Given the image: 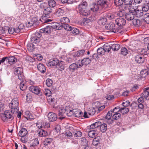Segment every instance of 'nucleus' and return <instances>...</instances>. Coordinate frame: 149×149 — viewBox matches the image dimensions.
<instances>
[{
  "mask_svg": "<svg viewBox=\"0 0 149 149\" xmlns=\"http://www.w3.org/2000/svg\"><path fill=\"white\" fill-rule=\"evenodd\" d=\"M87 6V3L85 1L81 3L79 5L78 8L80 15L86 16L89 14V12L86 9Z\"/></svg>",
  "mask_w": 149,
  "mask_h": 149,
  "instance_id": "nucleus-1",
  "label": "nucleus"
},
{
  "mask_svg": "<svg viewBox=\"0 0 149 149\" xmlns=\"http://www.w3.org/2000/svg\"><path fill=\"white\" fill-rule=\"evenodd\" d=\"M15 113L9 110L6 111L3 114L1 115V118L4 122H7L11 120L14 119Z\"/></svg>",
  "mask_w": 149,
  "mask_h": 149,
  "instance_id": "nucleus-2",
  "label": "nucleus"
},
{
  "mask_svg": "<svg viewBox=\"0 0 149 149\" xmlns=\"http://www.w3.org/2000/svg\"><path fill=\"white\" fill-rule=\"evenodd\" d=\"M19 102L18 99L15 98L12 100L11 103L9 104V107L11 108L12 112L13 113H17L18 111Z\"/></svg>",
  "mask_w": 149,
  "mask_h": 149,
  "instance_id": "nucleus-3",
  "label": "nucleus"
},
{
  "mask_svg": "<svg viewBox=\"0 0 149 149\" xmlns=\"http://www.w3.org/2000/svg\"><path fill=\"white\" fill-rule=\"evenodd\" d=\"M16 60L15 58L13 56L4 57L0 60V65L1 64L2 65H6L7 63L13 64L15 62Z\"/></svg>",
  "mask_w": 149,
  "mask_h": 149,
  "instance_id": "nucleus-4",
  "label": "nucleus"
},
{
  "mask_svg": "<svg viewBox=\"0 0 149 149\" xmlns=\"http://www.w3.org/2000/svg\"><path fill=\"white\" fill-rule=\"evenodd\" d=\"M29 90L36 95H41L42 93L41 88L38 86H31L29 87Z\"/></svg>",
  "mask_w": 149,
  "mask_h": 149,
  "instance_id": "nucleus-5",
  "label": "nucleus"
},
{
  "mask_svg": "<svg viewBox=\"0 0 149 149\" xmlns=\"http://www.w3.org/2000/svg\"><path fill=\"white\" fill-rule=\"evenodd\" d=\"M116 24L120 28V30H121L122 27L124 26L126 24V20L123 17H121L116 19L115 21Z\"/></svg>",
  "mask_w": 149,
  "mask_h": 149,
  "instance_id": "nucleus-6",
  "label": "nucleus"
},
{
  "mask_svg": "<svg viewBox=\"0 0 149 149\" xmlns=\"http://www.w3.org/2000/svg\"><path fill=\"white\" fill-rule=\"evenodd\" d=\"M15 74L17 75L18 79L21 81H22L24 77L23 75V69L20 68H17L15 69Z\"/></svg>",
  "mask_w": 149,
  "mask_h": 149,
  "instance_id": "nucleus-7",
  "label": "nucleus"
},
{
  "mask_svg": "<svg viewBox=\"0 0 149 149\" xmlns=\"http://www.w3.org/2000/svg\"><path fill=\"white\" fill-rule=\"evenodd\" d=\"M106 29L115 33L117 32L120 33L122 31V30H120V28H117L115 26V24H113L108 25L107 28H106Z\"/></svg>",
  "mask_w": 149,
  "mask_h": 149,
  "instance_id": "nucleus-8",
  "label": "nucleus"
},
{
  "mask_svg": "<svg viewBox=\"0 0 149 149\" xmlns=\"http://www.w3.org/2000/svg\"><path fill=\"white\" fill-rule=\"evenodd\" d=\"M96 3L103 10L105 9L108 6L106 0H98L97 1Z\"/></svg>",
  "mask_w": 149,
  "mask_h": 149,
  "instance_id": "nucleus-9",
  "label": "nucleus"
},
{
  "mask_svg": "<svg viewBox=\"0 0 149 149\" xmlns=\"http://www.w3.org/2000/svg\"><path fill=\"white\" fill-rule=\"evenodd\" d=\"M41 35L39 33H36L35 34L33 35L31 38V40L32 42L35 44L39 43L40 41V38Z\"/></svg>",
  "mask_w": 149,
  "mask_h": 149,
  "instance_id": "nucleus-10",
  "label": "nucleus"
},
{
  "mask_svg": "<svg viewBox=\"0 0 149 149\" xmlns=\"http://www.w3.org/2000/svg\"><path fill=\"white\" fill-rule=\"evenodd\" d=\"M65 110L64 109V107H60L58 109V115L61 117L59 118L62 120L66 116Z\"/></svg>",
  "mask_w": 149,
  "mask_h": 149,
  "instance_id": "nucleus-11",
  "label": "nucleus"
},
{
  "mask_svg": "<svg viewBox=\"0 0 149 149\" xmlns=\"http://www.w3.org/2000/svg\"><path fill=\"white\" fill-rule=\"evenodd\" d=\"M135 61L138 63H142L145 61V58L143 55L139 54L136 56L135 57Z\"/></svg>",
  "mask_w": 149,
  "mask_h": 149,
  "instance_id": "nucleus-12",
  "label": "nucleus"
},
{
  "mask_svg": "<svg viewBox=\"0 0 149 149\" xmlns=\"http://www.w3.org/2000/svg\"><path fill=\"white\" fill-rule=\"evenodd\" d=\"M52 30V26L51 25H49L46 26L45 28L40 29V32L44 34H49L51 32Z\"/></svg>",
  "mask_w": 149,
  "mask_h": 149,
  "instance_id": "nucleus-13",
  "label": "nucleus"
},
{
  "mask_svg": "<svg viewBox=\"0 0 149 149\" xmlns=\"http://www.w3.org/2000/svg\"><path fill=\"white\" fill-rule=\"evenodd\" d=\"M131 12H129L125 14V17L126 19L128 21L133 20L134 18V14L133 13V10H130Z\"/></svg>",
  "mask_w": 149,
  "mask_h": 149,
  "instance_id": "nucleus-14",
  "label": "nucleus"
},
{
  "mask_svg": "<svg viewBox=\"0 0 149 149\" xmlns=\"http://www.w3.org/2000/svg\"><path fill=\"white\" fill-rule=\"evenodd\" d=\"M49 120L50 122L56 121L57 119V116L55 113L50 112L48 114Z\"/></svg>",
  "mask_w": 149,
  "mask_h": 149,
  "instance_id": "nucleus-15",
  "label": "nucleus"
},
{
  "mask_svg": "<svg viewBox=\"0 0 149 149\" xmlns=\"http://www.w3.org/2000/svg\"><path fill=\"white\" fill-rule=\"evenodd\" d=\"M48 16L46 15L42 16L41 18L40 19L39 21L40 23L42 24L52 21V20L47 18Z\"/></svg>",
  "mask_w": 149,
  "mask_h": 149,
  "instance_id": "nucleus-16",
  "label": "nucleus"
},
{
  "mask_svg": "<svg viewBox=\"0 0 149 149\" xmlns=\"http://www.w3.org/2000/svg\"><path fill=\"white\" fill-rule=\"evenodd\" d=\"M142 77H145L146 76L149 75V66H147L140 72Z\"/></svg>",
  "mask_w": 149,
  "mask_h": 149,
  "instance_id": "nucleus-17",
  "label": "nucleus"
},
{
  "mask_svg": "<svg viewBox=\"0 0 149 149\" xmlns=\"http://www.w3.org/2000/svg\"><path fill=\"white\" fill-rule=\"evenodd\" d=\"M38 135L39 137H45L47 135V131L43 129L38 130L37 131Z\"/></svg>",
  "mask_w": 149,
  "mask_h": 149,
  "instance_id": "nucleus-18",
  "label": "nucleus"
},
{
  "mask_svg": "<svg viewBox=\"0 0 149 149\" xmlns=\"http://www.w3.org/2000/svg\"><path fill=\"white\" fill-rule=\"evenodd\" d=\"M73 110L72 115L75 117H79L83 114L82 112L78 109H73Z\"/></svg>",
  "mask_w": 149,
  "mask_h": 149,
  "instance_id": "nucleus-19",
  "label": "nucleus"
},
{
  "mask_svg": "<svg viewBox=\"0 0 149 149\" xmlns=\"http://www.w3.org/2000/svg\"><path fill=\"white\" fill-rule=\"evenodd\" d=\"M141 95L144 97V98L147 100V99L149 97V87H148L145 88L143 89V91Z\"/></svg>",
  "mask_w": 149,
  "mask_h": 149,
  "instance_id": "nucleus-20",
  "label": "nucleus"
},
{
  "mask_svg": "<svg viewBox=\"0 0 149 149\" xmlns=\"http://www.w3.org/2000/svg\"><path fill=\"white\" fill-rule=\"evenodd\" d=\"M93 6L91 8V10L93 11H100L103 10L100 7L99 5L96 2L93 4Z\"/></svg>",
  "mask_w": 149,
  "mask_h": 149,
  "instance_id": "nucleus-21",
  "label": "nucleus"
},
{
  "mask_svg": "<svg viewBox=\"0 0 149 149\" xmlns=\"http://www.w3.org/2000/svg\"><path fill=\"white\" fill-rule=\"evenodd\" d=\"M59 62V60L56 59H55L52 61H50L47 63V65L48 66L52 67L54 66H56Z\"/></svg>",
  "mask_w": 149,
  "mask_h": 149,
  "instance_id": "nucleus-22",
  "label": "nucleus"
},
{
  "mask_svg": "<svg viewBox=\"0 0 149 149\" xmlns=\"http://www.w3.org/2000/svg\"><path fill=\"white\" fill-rule=\"evenodd\" d=\"M134 13V15L136 17H139L143 16V13L141 10L134 9L133 11Z\"/></svg>",
  "mask_w": 149,
  "mask_h": 149,
  "instance_id": "nucleus-23",
  "label": "nucleus"
},
{
  "mask_svg": "<svg viewBox=\"0 0 149 149\" xmlns=\"http://www.w3.org/2000/svg\"><path fill=\"white\" fill-rule=\"evenodd\" d=\"M37 68L38 70L42 73H44L46 71V68L42 64H38V65Z\"/></svg>",
  "mask_w": 149,
  "mask_h": 149,
  "instance_id": "nucleus-24",
  "label": "nucleus"
},
{
  "mask_svg": "<svg viewBox=\"0 0 149 149\" xmlns=\"http://www.w3.org/2000/svg\"><path fill=\"white\" fill-rule=\"evenodd\" d=\"M98 132L97 130H92L89 131L88 135L91 138H93L97 136Z\"/></svg>",
  "mask_w": 149,
  "mask_h": 149,
  "instance_id": "nucleus-25",
  "label": "nucleus"
},
{
  "mask_svg": "<svg viewBox=\"0 0 149 149\" xmlns=\"http://www.w3.org/2000/svg\"><path fill=\"white\" fill-rule=\"evenodd\" d=\"M93 19H89L88 18H84L81 22V25H88L91 24V22L93 21Z\"/></svg>",
  "mask_w": 149,
  "mask_h": 149,
  "instance_id": "nucleus-26",
  "label": "nucleus"
},
{
  "mask_svg": "<svg viewBox=\"0 0 149 149\" xmlns=\"http://www.w3.org/2000/svg\"><path fill=\"white\" fill-rule=\"evenodd\" d=\"M56 67L58 70L60 71L63 70L64 69V62L62 61H59V62L57 63Z\"/></svg>",
  "mask_w": 149,
  "mask_h": 149,
  "instance_id": "nucleus-27",
  "label": "nucleus"
},
{
  "mask_svg": "<svg viewBox=\"0 0 149 149\" xmlns=\"http://www.w3.org/2000/svg\"><path fill=\"white\" fill-rule=\"evenodd\" d=\"M27 133V131L26 129L22 128L21 129L19 132L18 134L20 136L22 137H24L26 135Z\"/></svg>",
  "mask_w": 149,
  "mask_h": 149,
  "instance_id": "nucleus-28",
  "label": "nucleus"
},
{
  "mask_svg": "<svg viewBox=\"0 0 149 149\" xmlns=\"http://www.w3.org/2000/svg\"><path fill=\"white\" fill-rule=\"evenodd\" d=\"M26 118L28 120H32L34 119V117L29 111H26L25 112Z\"/></svg>",
  "mask_w": 149,
  "mask_h": 149,
  "instance_id": "nucleus-29",
  "label": "nucleus"
},
{
  "mask_svg": "<svg viewBox=\"0 0 149 149\" xmlns=\"http://www.w3.org/2000/svg\"><path fill=\"white\" fill-rule=\"evenodd\" d=\"M77 68V64L73 63L71 64L69 67V70L71 72H74Z\"/></svg>",
  "mask_w": 149,
  "mask_h": 149,
  "instance_id": "nucleus-30",
  "label": "nucleus"
},
{
  "mask_svg": "<svg viewBox=\"0 0 149 149\" xmlns=\"http://www.w3.org/2000/svg\"><path fill=\"white\" fill-rule=\"evenodd\" d=\"M85 51L84 50H80L75 52L74 56L75 57H82L85 53Z\"/></svg>",
  "mask_w": 149,
  "mask_h": 149,
  "instance_id": "nucleus-31",
  "label": "nucleus"
},
{
  "mask_svg": "<svg viewBox=\"0 0 149 149\" xmlns=\"http://www.w3.org/2000/svg\"><path fill=\"white\" fill-rule=\"evenodd\" d=\"M81 62L84 65H86L90 63L91 62V60L89 58H86L83 59L81 61Z\"/></svg>",
  "mask_w": 149,
  "mask_h": 149,
  "instance_id": "nucleus-32",
  "label": "nucleus"
},
{
  "mask_svg": "<svg viewBox=\"0 0 149 149\" xmlns=\"http://www.w3.org/2000/svg\"><path fill=\"white\" fill-rule=\"evenodd\" d=\"M65 13V12L63 9L61 8H59L57 11L56 15L57 16L60 17L64 15Z\"/></svg>",
  "mask_w": 149,
  "mask_h": 149,
  "instance_id": "nucleus-33",
  "label": "nucleus"
},
{
  "mask_svg": "<svg viewBox=\"0 0 149 149\" xmlns=\"http://www.w3.org/2000/svg\"><path fill=\"white\" fill-rule=\"evenodd\" d=\"M103 47L104 51V52H109L111 49V46L108 44H104L103 46Z\"/></svg>",
  "mask_w": 149,
  "mask_h": 149,
  "instance_id": "nucleus-34",
  "label": "nucleus"
},
{
  "mask_svg": "<svg viewBox=\"0 0 149 149\" xmlns=\"http://www.w3.org/2000/svg\"><path fill=\"white\" fill-rule=\"evenodd\" d=\"M107 129V125L105 123L101 124V126L100 127V130L102 132H104L106 131Z\"/></svg>",
  "mask_w": 149,
  "mask_h": 149,
  "instance_id": "nucleus-35",
  "label": "nucleus"
},
{
  "mask_svg": "<svg viewBox=\"0 0 149 149\" xmlns=\"http://www.w3.org/2000/svg\"><path fill=\"white\" fill-rule=\"evenodd\" d=\"M111 45V49L115 51L118 50L120 48V45L118 44H114Z\"/></svg>",
  "mask_w": 149,
  "mask_h": 149,
  "instance_id": "nucleus-36",
  "label": "nucleus"
},
{
  "mask_svg": "<svg viewBox=\"0 0 149 149\" xmlns=\"http://www.w3.org/2000/svg\"><path fill=\"white\" fill-rule=\"evenodd\" d=\"M19 88L22 91H24L26 90L27 88V86L25 84L24 82V81H22L20 83Z\"/></svg>",
  "mask_w": 149,
  "mask_h": 149,
  "instance_id": "nucleus-37",
  "label": "nucleus"
},
{
  "mask_svg": "<svg viewBox=\"0 0 149 149\" xmlns=\"http://www.w3.org/2000/svg\"><path fill=\"white\" fill-rule=\"evenodd\" d=\"M52 12V9L51 7H47L45 8L44 10V13L45 15L48 16V15Z\"/></svg>",
  "mask_w": 149,
  "mask_h": 149,
  "instance_id": "nucleus-38",
  "label": "nucleus"
},
{
  "mask_svg": "<svg viewBox=\"0 0 149 149\" xmlns=\"http://www.w3.org/2000/svg\"><path fill=\"white\" fill-rule=\"evenodd\" d=\"M120 111L122 114H125L127 113L129 111L128 108L126 107H123L120 109Z\"/></svg>",
  "mask_w": 149,
  "mask_h": 149,
  "instance_id": "nucleus-39",
  "label": "nucleus"
},
{
  "mask_svg": "<svg viewBox=\"0 0 149 149\" xmlns=\"http://www.w3.org/2000/svg\"><path fill=\"white\" fill-rule=\"evenodd\" d=\"M62 28H63L67 31H70L71 30L72 26H70L67 24H62Z\"/></svg>",
  "mask_w": 149,
  "mask_h": 149,
  "instance_id": "nucleus-40",
  "label": "nucleus"
},
{
  "mask_svg": "<svg viewBox=\"0 0 149 149\" xmlns=\"http://www.w3.org/2000/svg\"><path fill=\"white\" fill-rule=\"evenodd\" d=\"M52 26V30L53 29L56 30H60L62 29V25L59 24H54L52 25H51Z\"/></svg>",
  "mask_w": 149,
  "mask_h": 149,
  "instance_id": "nucleus-41",
  "label": "nucleus"
},
{
  "mask_svg": "<svg viewBox=\"0 0 149 149\" xmlns=\"http://www.w3.org/2000/svg\"><path fill=\"white\" fill-rule=\"evenodd\" d=\"M143 19L147 24H149V13H145L143 14Z\"/></svg>",
  "mask_w": 149,
  "mask_h": 149,
  "instance_id": "nucleus-42",
  "label": "nucleus"
},
{
  "mask_svg": "<svg viewBox=\"0 0 149 149\" xmlns=\"http://www.w3.org/2000/svg\"><path fill=\"white\" fill-rule=\"evenodd\" d=\"M31 22L33 25H38L40 23L38 19L35 17H33L31 19Z\"/></svg>",
  "mask_w": 149,
  "mask_h": 149,
  "instance_id": "nucleus-43",
  "label": "nucleus"
},
{
  "mask_svg": "<svg viewBox=\"0 0 149 149\" xmlns=\"http://www.w3.org/2000/svg\"><path fill=\"white\" fill-rule=\"evenodd\" d=\"M52 141V139L51 138H48L45 139L43 142V144L45 146H47Z\"/></svg>",
  "mask_w": 149,
  "mask_h": 149,
  "instance_id": "nucleus-44",
  "label": "nucleus"
},
{
  "mask_svg": "<svg viewBox=\"0 0 149 149\" xmlns=\"http://www.w3.org/2000/svg\"><path fill=\"white\" fill-rule=\"evenodd\" d=\"M107 20L106 18H101L98 21V23L100 25H104L105 24Z\"/></svg>",
  "mask_w": 149,
  "mask_h": 149,
  "instance_id": "nucleus-45",
  "label": "nucleus"
},
{
  "mask_svg": "<svg viewBox=\"0 0 149 149\" xmlns=\"http://www.w3.org/2000/svg\"><path fill=\"white\" fill-rule=\"evenodd\" d=\"M60 21L61 22L62 24L64 23H68L70 22V20L69 19L66 17H63L60 19Z\"/></svg>",
  "mask_w": 149,
  "mask_h": 149,
  "instance_id": "nucleus-46",
  "label": "nucleus"
},
{
  "mask_svg": "<svg viewBox=\"0 0 149 149\" xmlns=\"http://www.w3.org/2000/svg\"><path fill=\"white\" fill-rule=\"evenodd\" d=\"M71 30L70 31H71L72 34H73L77 35L79 33V30L75 28L72 27Z\"/></svg>",
  "mask_w": 149,
  "mask_h": 149,
  "instance_id": "nucleus-47",
  "label": "nucleus"
},
{
  "mask_svg": "<svg viewBox=\"0 0 149 149\" xmlns=\"http://www.w3.org/2000/svg\"><path fill=\"white\" fill-rule=\"evenodd\" d=\"M123 3V0H114V4L117 6H121Z\"/></svg>",
  "mask_w": 149,
  "mask_h": 149,
  "instance_id": "nucleus-48",
  "label": "nucleus"
},
{
  "mask_svg": "<svg viewBox=\"0 0 149 149\" xmlns=\"http://www.w3.org/2000/svg\"><path fill=\"white\" fill-rule=\"evenodd\" d=\"M56 4V2L54 0H49L48 1V5L50 7L54 8Z\"/></svg>",
  "mask_w": 149,
  "mask_h": 149,
  "instance_id": "nucleus-49",
  "label": "nucleus"
},
{
  "mask_svg": "<svg viewBox=\"0 0 149 149\" xmlns=\"http://www.w3.org/2000/svg\"><path fill=\"white\" fill-rule=\"evenodd\" d=\"M100 143V138L98 137L94 138L92 144L94 146H96Z\"/></svg>",
  "mask_w": 149,
  "mask_h": 149,
  "instance_id": "nucleus-50",
  "label": "nucleus"
},
{
  "mask_svg": "<svg viewBox=\"0 0 149 149\" xmlns=\"http://www.w3.org/2000/svg\"><path fill=\"white\" fill-rule=\"evenodd\" d=\"M128 53V50L125 47H122L121 50L120 54L123 56H126Z\"/></svg>",
  "mask_w": 149,
  "mask_h": 149,
  "instance_id": "nucleus-51",
  "label": "nucleus"
},
{
  "mask_svg": "<svg viewBox=\"0 0 149 149\" xmlns=\"http://www.w3.org/2000/svg\"><path fill=\"white\" fill-rule=\"evenodd\" d=\"M141 22L137 19H134L133 21V24L136 26H139L141 24Z\"/></svg>",
  "mask_w": 149,
  "mask_h": 149,
  "instance_id": "nucleus-52",
  "label": "nucleus"
},
{
  "mask_svg": "<svg viewBox=\"0 0 149 149\" xmlns=\"http://www.w3.org/2000/svg\"><path fill=\"white\" fill-rule=\"evenodd\" d=\"M39 144V141L37 138H35L32 141V142L31 146H37Z\"/></svg>",
  "mask_w": 149,
  "mask_h": 149,
  "instance_id": "nucleus-53",
  "label": "nucleus"
},
{
  "mask_svg": "<svg viewBox=\"0 0 149 149\" xmlns=\"http://www.w3.org/2000/svg\"><path fill=\"white\" fill-rule=\"evenodd\" d=\"M114 113L113 116V118L116 120L119 119L121 116V114L118 112Z\"/></svg>",
  "mask_w": 149,
  "mask_h": 149,
  "instance_id": "nucleus-54",
  "label": "nucleus"
},
{
  "mask_svg": "<svg viewBox=\"0 0 149 149\" xmlns=\"http://www.w3.org/2000/svg\"><path fill=\"white\" fill-rule=\"evenodd\" d=\"M97 52L99 55L104 54L105 53L103 47H100L98 49Z\"/></svg>",
  "mask_w": 149,
  "mask_h": 149,
  "instance_id": "nucleus-55",
  "label": "nucleus"
},
{
  "mask_svg": "<svg viewBox=\"0 0 149 149\" xmlns=\"http://www.w3.org/2000/svg\"><path fill=\"white\" fill-rule=\"evenodd\" d=\"M113 113L112 110L109 111L106 116V118L107 119H109L111 118Z\"/></svg>",
  "mask_w": 149,
  "mask_h": 149,
  "instance_id": "nucleus-56",
  "label": "nucleus"
},
{
  "mask_svg": "<svg viewBox=\"0 0 149 149\" xmlns=\"http://www.w3.org/2000/svg\"><path fill=\"white\" fill-rule=\"evenodd\" d=\"M88 113L89 115H93L95 113L96 110L94 108L92 107L88 110Z\"/></svg>",
  "mask_w": 149,
  "mask_h": 149,
  "instance_id": "nucleus-57",
  "label": "nucleus"
},
{
  "mask_svg": "<svg viewBox=\"0 0 149 149\" xmlns=\"http://www.w3.org/2000/svg\"><path fill=\"white\" fill-rule=\"evenodd\" d=\"M53 81L50 79H47L46 80V83L47 86H50L52 85Z\"/></svg>",
  "mask_w": 149,
  "mask_h": 149,
  "instance_id": "nucleus-58",
  "label": "nucleus"
},
{
  "mask_svg": "<svg viewBox=\"0 0 149 149\" xmlns=\"http://www.w3.org/2000/svg\"><path fill=\"white\" fill-rule=\"evenodd\" d=\"M133 1V0H124V2L125 5H132Z\"/></svg>",
  "mask_w": 149,
  "mask_h": 149,
  "instance_id": "nucleus-59",
  "label": "nucleus"
},
{
  "mask_svg": "<svg viewBox=\"0 0 149 149\" xmlns=\"http://www.w3.org/2000/svg\"><path fill=\"white\" fill-rule=\"evenodd\" d=\"M74 136L80 137L82 135V133L81 132L79 131H76L74 132Z\"/></svg>",
  "mask_w": 149,
  "mask_h": 149,
  "instance_id": "nucleus-60",
  "label": "nucleus"
},
{
  "mask_svg": "<svg viewBox=\"0 0 149 149\" xmlns=\"http://www.w3.org/2000/svg\"><path fill=\"white\" fill-rule=\"evenodd\" d=\"M81 143L82 145H86L88 143L87 140L85 138H81Z\"/></svg>",
  "mask_w": 149,
  "mask_h": 149,
  "instance_id": "nucleus-61",
  "label": "nucleus"
},
{
  "mask_svg": "<svg viewBox=\"0 0 149 149\" xmlns=\"http://www.w3.org/2000/svg\"><path fill=\"white\" fill-rule=\"evenodd\" d=\"M8 29L5 27H0V34H3L7 31Z\"/></svg>",
  "mask_w": 149,
  "mask_h": 149,
  "instance_id": "nucleus-62",
  "label": "nucleus"
},
{
  "mask_svg": "<svg viewBox=\"0 0 149 149\" xmlns=\"http://www.w3.org/2000/svg\"><path fill=\"white\" fill-rule=\"evenodd\" d=\"M73 111V110H72V109H70L65 111L66 116H71L72 115Z\"/></svg>",
  "mask_w": 149,
  "mask_h": 149,
  "instance_id": "nucleus-63",
  "label": "nucleus"
},
{
  "mask_svg": "<svg viewBox=\"0 0 149 149\" xmlns=\"http://www.w3.org/2000/svg\"><path fill=\"white\" fill-rule=\"evenodd\" d=\"M43 128H48L50 126V124L48 122H42Z\"/></svg>",
  "mask_w": 149,
  "mask_h": 149,
  "instance_id": "nucleus-64",
  "label": "nucleus"
}]
</instances>
